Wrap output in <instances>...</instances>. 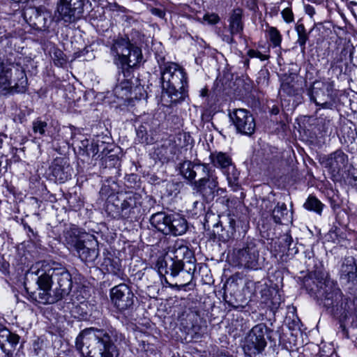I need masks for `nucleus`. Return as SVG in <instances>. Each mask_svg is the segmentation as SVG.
Listing matches in <instances>:
<instances>
[{"mask_svg":"<svg viewBox=\"0 0 357 357\" xmlns=\"http://www.w3.org/2000/svg\"><path fill=\"white\" fill-rule=\"evenodd\" d=\"M304 285L310 291L322 298L324 306L339 320L342 335L348 337L345 321L351 318V326L357 328V296L351 294V296L344 297L337 283L328 278L320 262L309 273Z\"/></svg>","mask_w":357,"mask_h":357,"instance_id":"1","label":"nucleus"},{"mask_svg":"<svg viewBox=\"0 0 357 357\" xmlns=\"http://www.w3.org/2000/svg\"><path fill=\"white\" fill-rule=\"evenodd\" d=\"M110 54L119 70L118 83L113 93L118 99H126L132 88L133 72L143 60L142 50L128 38L118 37L110 45Z\"/></svg>","mask_w":357,"mask_h":357,"instance_id":"2","label":"nucleus"},{"mask_svg":"<svg viewBox=\"0 0 357 357\" xmlns=\"http://www.w3.org/2000/svg\"><path fill=\"white\" fill-rule=\"evenodd\" d=\"M124 340V335L112 326L105 328L91 327L82 331L75 344L86 357H118L119 352L115 343Z\"/></svg>","mask_w":357,"mask_h":357,"instance_id":"3","label":"nucleus"},{"mask_svg":"<svg viewBox=\"0 0 357 357\" xmlns=\"http://www.w3.org/2000/svg\"><path fill=\"white\" fill-rule=\"evenodd\" d=\"M181 174L188 180H193L197 172L202 173V177L192 183L193 190L199 193L203 200L211 202L215 198V192L218 186V177L215 171L207 163L193 164L190 161H184L180 167Z\"/></svg>","mask_w":357,"mask_h":357,"instance_id":"4","label":"nucleus"},{"mask_svg":"<svg viewBox=\"0 0 357 357\" xmlns=\"http://www.w3.org/2000/svg\"><path fill=\"white\" fill-rule=\"evenodd\" d=\"M64 243L70 251L75 252L82 261L93 262L99 255L98 243L93 235L81 232L71 227L63 231Z\"/></svg>","mask_w":357,"mask_h":357,"instance_id":"5","label":"nucleus"},{"mask_svg":"<svg viewBox=\"0 0 357 357\" xmlns=\"http://www.w3.org/2000/svg\"><path fill=\"white\" fill-rule=\"evenodd\" d=\"M162 88L170 98L171 102L183 100L186 96L188 85L186 73L175 63L167 62L160 66Z\"/></svg>","mask_w":357,"mask_h":357,"instance_id":"6","label":"nucleus"},{"mask_svg":"<svg viewBox=\"0 0 357 357\" xmlns=\"http://www.w3.org/2000/svg\"><path fill=\"white\" fill-rule=\"evenodd\" d=\"M37 262L33 264L26 274L25 289L33 301L40 304H51L59 300L56 291L52 295V284L45 275L43 268Z\"/></svg>","mask_w":357,"mask_h":357,"instance_id":"7","label":"nucleus"},{"mask_svg":"<svg viewBox=\"0 0 357 357\" xmlns=\"http://www.w3.org/2000/svg\"><path fill=\"white\" fill-rule=\"evenodd\" d=\"M173 256L165 261V273L172 278L178 276L180 271H184L185 280L190 283L196 270V259L188 248L176 243L172 250Z\"/></svg>","mask_w":357,"mask_h":357,"instance_id":"8","label":"nucleus"},{"mask_svg":"<svg viewBox=\"0 0 357 357\" xmlns=\"http://www.w3.org/2000/svg\"><path fill=\"white\" fill-rule=\"evenodd\" d=\"M28 80L24 69L9 59L0 58V89L24 93Z\"/></svg>","mask_w":357,"mask_h":357,"instance_id":"9","label":"nucleus"},{"mask_svg":"<svg viewBox=\"0 0 357 357\" xmlns=\"http://www.w3.org/2000/svg\"><path fill=\"white\" fill-rule=\"evenodd\" d=\"M141 206V195L129 192L117 197H109L107 203V210L114 213L115 217L128 219L136 217L140 213Z\"/></svg>","mask_w":357,"mask_h":357,"instance_id":"10","label":"nucleus"},{"mask_svg":"<svg viewBox=\"0 0 357 357\" xmlns=\"http://www.w3.org/2000/svg\"><path fill=\"white\" fill-rule=\"evenodd\" d=\"M37 264L43 268L42 275H45L52 285H56L57 297L61 299L69 294L73 287L72 277L65 267L54 261H41Z\"/></svg>","mask_w":357,"mask_h":357,"instance_id":"11","label":"nucleus"},{"mask_svg":"<svg viewBox=\"0 0 357 357\" xmlns=\"http://www.w3.org/2000/svg\"><path fill=\"white\" fill-rule=\"evenodd\" d=\"M150 223L165 235L181 236L188 229L187 220L178 213H155L151 215Z\"/></svg>","mask_w":357,"mask_h":357,"instance_id":"12","label":"nucleus"},{"mask_svg":"<svg viewBox=\"0 0 357 357\" xmlns=\"http://www.w3.org/2000/svg\"><path fill=\"white\" fill-rule=\"evenodd\" d=\"M89 0H58L54 11L55 22L65 24L75 23L81 19L84 7Z\"/></svg>","mask_w":357,"mask_h":357,"instance_id":"13","label":"nucleus"},{"mask_svg":"<svg viewBox=\"0 0 357 357\" xmlns=\"http://www.w3.org/2000/svg\"><path fill=\"white\" fill-rule=\"evenodd\" d=\"M210 160L215 167L221 169L232 190L238 191L240 189L238 183L239 173L232 163L230 156L225 153L216 152L211 153Z\"/></svg>","mask_w":357,"mask_h":357,"instance_id":"14","label":"nucleus"},{"mask_svg":"<svg viewBox=\"0 0 357 357\" xmlns=\"http://www.w3.org/2000/svg\"><path fill=\"white\" fill-rule=\"evenodd\" d=\"M259 257V250L252 241L243 244L241 248H235L232 254L233 261L236 266L251 269L257 268Z\"/></svg>","mask_w":357,"mask_h":357,"instance_id":"15","label":"nucleus"},{"mask_svg":"<svg viewBox=\"0 0 357 357\" xmlns=\"http://www.w3.org/2000/svg\"><path fill=\"white\" fill-rule=\"evenodd\" d=\"M268 328L264 323L255 326L249 332L245 338L243 349L245 353L250 356L261 354L266 347L264 335Z\"/></svg>","mask_w":357,"mask_h":357,"instance_id":"16","label":"nucleus"},{"mask_svg":"<svg viewBox=\"0 0 357 357\" xmlns=\"http://www.w3.org/2000/svg\"><path fill=\"white\" fill-rule=\"evenodd\" d=\"M333 84L332 82H324L317 81L313 83L311 89L308 92L310 99L317 106L324 109H332L334 102Z\"/></svg>","mask_w":357,"mask_h":357,"instance_id":"17","label":"nucleus"},{"mask_svg":"<svg viewBox=\"0 0 357 357\" xmlns=\"http://www.w3.org/2000/svg\"><path fill=\"white\" fill-rule=\"evenodd\" d=\"M229 116L238 133L249 137L254 134L256 123L250 111L245 109H234L229 112Z\"/></svg>","mask_w":357,"mask_h":357,"instance_id":"18","label":"nucleus"},{"mask_svg":"<svg viewBox=\"0 0 357 357\" xmlns=\"http://www.w3.org/2000/svg\"><path fill=\"white\" fill-rule=\"evenodd\" d=\"M110 298L114 307L121 312L131 309L134 305L135 295L130 287L124 283L111 289Z\"/></svg>","mask_w":357,"mask_h":357,"instance_id":"19","label":"nucleus"},{"mask_svg":"<svg viewBox=\"0 0 357 357\" xmlns=\"http://www.w3.org/2000/svg\"><path fill=\"white\" fill-rule=\"evenodd\" d=\"M339 276L340 282L354 293L357 289V261L354 257L343 259Z\"/></svg>","mask_w":357,"mask_h":357,"instance_id":"20","label":"nucleus"},{"mask_svg":"<svg viewBox=\"0 0 357 357\" xmlns=\"http://www.w3.org/2000/svg\"><path fill=\"white\" fill-rule=\"evenodd\" d=\"M29 24L36 30H47L52 22L54 20V15L52 17L49 10H42L41 8H31L24 13Z\"/></svg>","mask_w":357,"mask_h":357,"instance_id":"21","label":"nucleus"},{"mask_svg":"<svg viewBox=\"0 0 357 357\" xmlns=\"http://www.w3.org/2000/svg\"><path fill=\"white\" fill-rule=\"evenodd\" d=\"M348 156L342 150H337L328 157L326 165L333 173H339L346 168Z\"/></svg>","mask_w":357,"mask_h":357,"instance_id":"22","label":"nucleus"},{"mask_svg":"<svg viewBox=\"0 0 357 357\" xmlns=\"http://www.w3.org/2000/svg\"><path fill=\"white\" fill-rule=\"evenodd\" d=\"M73 169L65 159H56L52 166V173L56 180L63 183L71 178Z\"/></svg>","mask_w":357,"mask_h":357,"instance_id":"23","label":"nucleus"},{"mask_svg":"<svg viewBox=\"0 0 357 357\" xmlns=\"http://www.w3.org/2000/svg\"><path fill=\"white\" fill-rule=\"evenodd\" d=\"M296 74L291 73L284 75L282 78L280 93H284L288 96H294L299 93V84L296 79Z\"/></svg>","mask_w":357,"mask_h":357,"instance_id":"24","label":"nucleus"},{"mask_svg":"<svg viewBox=\"0 0 357 357\" xmlns=\"http://www.w3.org/2000/svg\"><path fill=\"white\" fill-rule=\"evenodd\" d=\"M243 10L240 8L234 9L229 18V31L231 33L242 36L243 31V22L242 21Z\"/></svg>","mask_w":357,"mask_h":357,"instance_id":"25","label":"nucleus"},{"mask_svg":"<svg viewBox=\"0 0 357 357\" xmlns=\"http://www.w3.org/2000/svg\"><path fill=\"white\" fill-rule=\"evenodd\" d=\"M271 216L276 224H282L283 221H288L289 217L286 204L278 203L272 211Z\"/></svg>","mask_w":357,"mask_h":357,"instance_id":"26","label":"nucleus"},{"mask_svg":"<svg viewBox=\"0 0 357 357\" xmlns=\"http://www.w3.org/2000/svg\"><path fill=\"white\" fill-rule=\"evenodd\" d=\"M303 206L308 211H314L321 215L324 204L315 197L310 196L304 203Z\"/></svg>","mask_w":357,"mask_h":357,"instance_id":"27","label":"nucleus"},{"mask_svg":"<svg viewBox=\"0 0 357 357\" xmlns=\"http://www.w3.org/2000/svg\"><path fill=\"white\" fill-rule=\"evenodd\" d=\"M267 36L273 47H280L282 43V35L279 30L274 26L267 24Z\"/></svg>","mask_w":357,"mask_h":357,"instance_id":"28","label":"nucleus"},{"mask_svg":"<svg viewBox=\"0 0 357 357\" xmlns=\"http://www.w3.org/2000/svg\"><path fill=\"white\" fill-rule=\"evenodd\" d=\"M104 264L105 265L106 270L108 273L117 276H120L121 275V266L119 259L106 258L105 259Z\"/></svg>","mask_w":357,"mask_h":357,"instance_id":"29","label":"nucleus"},{"mask_svg":"<svg viewBox=\"0 0 357 357\" xmlns=\"http://www.w3.org/2000/svg\"><path fill=\"white\" fill-rule=\"evenodd\" d=\"M296 31L298 35L296 43L301 47V50L303 54L305 52V44L308 40V35L306 32L305 26L303 24H298L296 26Z\"/></svg>","mask_w":357,"mask_h":357,"instance_id":"30","label":"nucleus"},{"mask_svg":"<svg viewBox=\"0 0 357 357\" xmlns=\"http://www.w3.org/2000/svg\"><path fill=\"white\" fill-rule=\"evenodd\" d=\"M11 335V332L4 326L0 324V347L5 354V357H12V349L3 346L5 338Z\"/></svg>","mask_w":357,"mask_h":357,"instance_id":"31","label":"nucleus"},{"mask_svg":"<svg viewBox=\"0 0 357 357\" xmlns=\"http://www.w3.org/2000/svg\"><path fill=\"white\" fill-rule=\"evenodd\" d=\"M227 220L229 226L226 232L220 233V231L218 230V236L223 241L229 239L236 231V220L230 215L227 216Z\"/></svg>","mask_w":357,"mask_h":357,"instance_id":"32","label":"nucleus"},{"mask_svg":"<svg viewBox=\"0 0 357 357\" xmlns=\"http://www.w3.org/2000/svg\"><path fill=\"white\" fill-rule=\"evenodd\" d=\"M47 123L42 121L40 119H37L32 123L33 131L35 134H39L40 136L45 135Z\"/></svg>","mask_w":357,"mask_h":357,"instance_id":"33","label":"nucleus"},{"mask_svg":"<svg viewBox=\"0 0 357 357\" xmlns=\"http://www.w3.org/2000/svg\"><path fill=\"white\" fill-rule=\"evenodd\" d=\"M20 336L15 333H11V335H8L7 338H5L3 346L12 349V357L13 356V351L15 349L16 346L19 343Z\"/></svg>","mask_w":357,"mask_h":357,"instance_id":"34","label":"nucleus"},{"mask_svg":"<svg viewBox=\"0 0 357 357\" xmlns=\"http://www.w3.org/2000/svg\"><path fill=\"white\" fill-rule=\"evenodd\" d=\"M137 140L142 144H149V138L146 128L144 126H139L136 130Z\"/></svg>","mask_w":357,"mask_h":357,"instance_id":"35","label":"nucleus"},{"mask_svg":"<svg viewBox=\"0 0 357 357\" xmlns=\"http://www.w3.org/2000/svg\"><path fill=\"white\" fill-rule=\"evenodd\" d=\"M55 65L62 66L66 63L63 52L59 49H55L52 56Z\"/></svg>","mask_w":357,"mask_h":357,"instance_id":"36","label":"nucleus"},{"mask_svg":"<svg viewBox=\"0 0 357 357\" xmlns=\"http://www.w3.org/2000/svg\"><path fill=\"white\" fill-rule=\"evenodd\" d=\"M179 273H181V275H180V277L178 279V283L176 282L174 284H169V286L172 288L176 289L177 290H181L182 288H184L186 286L190 284V283H188L187 280H185V274H184V271L181 270Z\"/></svg>","mask_w":357,"mask_h":357,"instance_id":"37","label":"nucleus"},{"mask_svg":"<svg viewBox=\"0 0 357 357\" xmlns=\"http://www.w3.org/2000/svg\"><path fill=\"white\" fill-rule=\"evenodd\" d=\"M236 35L235 33H231L230 31L224 30L222 31L218 32V36L222 39V41L228 43V44H232L234 43V36Z\"/></svg>","mask_w":357,"mask_h":357,"instance_id":"38","label":"nucleus"},{"mask_svg":"<svg viewBox=\"0 0 357 357\" xmlns=\"http://www.w3.org/2000/svg\"><path fill=\"white\" fill-rule=\"evenodd\" d=\"M281 15L287 23H291L294 20V13L290 8H286L282 10Z\"/></svg>","mask_w":357,"mask_h":357,"instance_id":"39","label":"nucleus"},{"mask_svg":"<svg viewBox=\"0 0 357 357\" xmlns=\"http://www.w3.org/2000/svg\"><path fill=\"white\" fill-rule=\"evenodd\" d=\"M203 20L207 22V23L209 24H215L220 21V17L218 14L207 13L204 15Z\"/></svg>","mask_w":357,"mask_h":357,"instance_id":"40","label":"nucleus"},{"mask_svg":"<svg viewBox=\"0 0 357 357\" xmlns=\"http://www.w3.org/2000/svg\"><path fill=\"white\" fill-rule=\"evenodd\" d=\"M248 55L250 58H259L261 61H265L268 59L266 55L261 54L259 51L255 50H250L248 52Z\"/></svg>","mask_w":357,"mask_h":357,"instance_id":"41","label":"nucleus"},{"mask_svg":"<svg viewBox=\"0 0 357 357\" xmlns=\"http://www.w3.org/2000/svg\"><path fill=\"white\" fill-rule=\"evenodd\" d=\"M29 114V112H28V114H26L25 111L20 110L19 113L16 114L15 115L13 119L15 122L22 123L26 120V114Z\"/></svg>","mask_w":357,"mask_h":357,"instance_id":"42","label":"nucleus"},{"mask_svg":"<svg viewBox=\"0 0 357 357\" xmlns=\"http://www.w3.org/2000/svg\"><path fill=\"white\" fill-rule=\"evenodd\" d=\"M107 8L110 10H112V11L117 10V11H120V12L124 13L126 10V8L125 7L119 5L116 2L108 3Z\"/></svg>","mask_w":357,"mask_h":357,"instance_id":"43","label":"nucleus"},{"mask_svg":"<svg viewBox=\"0 0 357 357\" xmlns=\"http://www.w3.org/2000/svg\"><path fill=\"white\" fill-rule=\"evenodd\" d=\"M224 299H225V302L229 306H231V307H233L234 309H237V308H238L240 307V305L238 303L236 300V299H232L231 296L229 298V296L227 295H225L224 296Z\"/></svg>","mask_w":357,"mask_h":357,"instance_id":"44","label":"nucleus"},{"mask_svg":"<svg viewBox=\"0 0 357 357\" xmlns=\"http://www.w3.org/2000/svg\"><path fill=\"white\" fill-rule=\"evenodd\" d=\"M149 11L151 13V14L160 18H164L165 15V13L164 12V10L160 8L150 7Z\"/></svg>","mask_w":357,"mask_h":357,"instance_id":"45","label":"nucleus"},{"mask_svg":"<svg viewBox=\"0 0 357 357\" xmlns=\"http://www.w3.org/2000/svg\"><path fill=\"white\" fill-rule=\"evenodd\" d=\"M214 230L213 232L215 234L218 235V229L220 231V233L222 232H226L227 229H225V227H223L222 222L221 221L215 223L213 226Z\"/></svg>","mask_w":357,"mask_h":357,"instance_id":"46","label":"nucleus"},{"mask_svg":"<svg viewBox=\"0 0 357 357\" xmlns=\"http://www.w3.org/2000/svg\"><path fill=\"white\" fill-rule=\"evenodd\" d=\"M282 240L285 243V245L288 247V249L289 248V246L291 245L293 239L291 235L286 234L283 236Z\"/></svg>","mask_w":357,"mask_h":357,"instance_id":"47","label":"nucleus"},{"mask_svg":"<svg viewBox=\"0 0 357 357\" xmlns=\"http://www.w3.org/2000/svg\"><path fill=\"white\" fill-rule=\"evenodd\" d=\"M125 22L129 24L130 25H133L139 23L137 20L135 19L133 17L130 15L125 16Z\"/></svg>","mask_w":357,"mask_h":357,"instance_id":"48","label":"nucleus"},{"mask_svg":"<svg viewBox=\"0 0 357 357\" xmlns=\"http://www.w3.org/2000/svg\"><path fill=\"white\" fill-rule=\"evenodd\" d=\"M89 155L91 153H92L93 155L98 154V145L91 144L90 147H89Z\"/></svg>","mask_w":357,"mask_h":357,"instance_id":"49","label":"nucleus"},{"mask_svg":"<svg viewBox=\"0 0 357 357\" xmlns=\"http://www.w3.org/2000/svg\"><path fill=\"white\" fill-rule=\"evenodd\" d=\"M89 140L84 139L81 142L82 146L85 149V152L87 155H89Z\"/></svg>","mask_w":357,"mask_h":357,"instance_id":"50","label":"nucleus"},{"mask_svg":"<svg viewBox=\"0 0 357 357\" xmlns=\"http://www.w3.org/2000/svg\"><path fill=\"white\" fill-rule=\"evenodd\" d=\"M306 13L310 15V16H312L314 13H315V11H314V9L312 6H308L307 8H306Z\"/></svg>","mask_w":357,"mask_h":357,"instance_id":"51","label":"nucleus"},{"mask_svg":"<svg viewBox=\"0 0 357 357\" xmlns=\"http://www.w3.org/2000/svg\"><path fill=\"white\" fill-rule=\"evenodd\" d=\"M193 206H194V208H199L200 210L202 209H204V204L202 202H195L194 204H193Z\"/></svg>","mask_w":357,"mask_h":357,"instance_id":"52","label":"nucleus"},{"mask_svg":"<svg viewBox=\"0 0 357 357\" xmlns=\"http://www.w3.org/2000/svg\"><path fill=\"white\" fill-rule=\"evenodd\" d=\"M208 94V90L206 89H202L201 91H200V96L202 97H205Z\"/></svg>","mask_w":357,"mask_h":357,"instance_id":"53","label":"nucleus"},{"mask_svg":"<svg viewBox=\"0 0 357 357\" xmlns=\"http://www.w3.org/2000/svg\"><path fill=\"white\" fill-rule=\"evenodd\" d=\"M219 357H231L228 354H226L225 353H221V354L219 356Z\"/></svg>","mask_w":357,"mask_h":357,"instance_id":"54","label":"nucleus"},{"mask_svg":"<svg viewBox=\"0 0 357 357\" xmlns=\"http://www.w3.org/2000/svg\"><path fill=\"white\" fill-rule=\"evenodd\" d=\"M2 144H3V139L1 138V134L0 133V148L2 146Z\"/></svg>","mask_w":357,"mask_h":357,"instance_id":"55","label":"nucleus"},{"mask_svg":"<svg viewBox=\"0 0 357 357\" xmlns=\"http://www.w3.org/2000/svg\"><path fill=\"white\" fill-rule=\"evenodd\" d=\"M218 190H221V192H223V189L218 188V187H217L215 189V195H216V192H218Z\"/></svg>","mask_w":357,"mask_h":357,"instance_id":"56","label":"nucleus"},{"mask_svg":"<svg viewBox=\"0 0 357 357\" xmlns=\"http://www.w3.org/2000/svg\"><path fill=\"white\" fill-rule=\"evenodd\" d=\"M223 199H225V202H226V204L227 205L229 204V198H226L225 197H223Z\"/></svg>","mask_w":357,"mask_h":357,"instance_id":"57","label":"nucleus"},{"mask_svg":"<svg viewBox=\"0 0 357 357\" xmlns=\"http://www.w3.org/2000/svg\"><path fill=\"white\" fill-rule=\"evenodd\" d=\"M28 230L30 232H33V229L30 227H28Z\"/></svg>","mask_w":357,"mask_h":357,"instance_id":"58","label":"nucleus"},{"mask_svg":"<svg viewBox=\"0 0 357 357\" xmlns=\"http://www.w3.org/2000/svg\"><path fill=\"white\" fill-rule=\"evenodd\" d=\"M278 109H276V110H273V114H278Z\"/></svg>","mask_w":357,"mask_h":357,"instance_id":"59","label":"nucleus"},{"mask_svg":"<svg viewBox=\"0 0 357 357\" xmlns=\"http://www.w3.org/2000/svg\"><path fill=\"white\" fill-rule=\"evenodd\" d=\"M162 268H162V266H161L160 267H159V272H160V273H162V270H161V269H162Z\"/></svg>","mask_w":357,"mask_h":357,"instance_id":"60","label":"nucleus"}]
</instances>
